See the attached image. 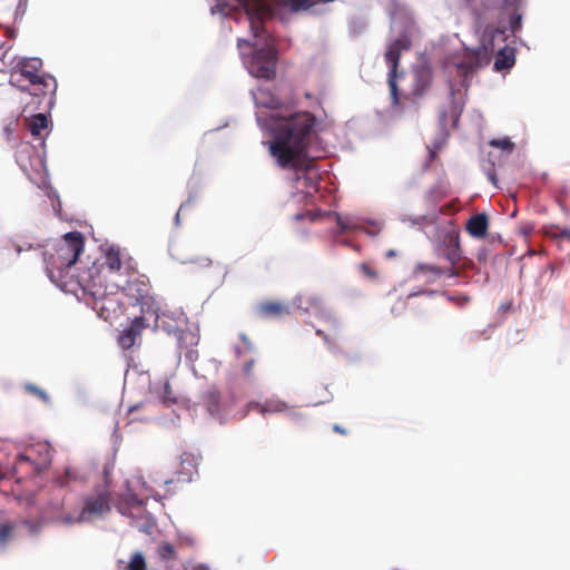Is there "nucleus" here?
<instances>
[{"mask_svg": "<svg viewBox=\"0 0 570 570\" xmlns=\"http://www.w3.org/2000/svg\"><path fill=\"white\" fill-rule=\"evenodd\" d=\"M268 120L273 137L268 150L276 165L282 169L305 168L316 117L309 111H297L289 116L271 115Z\"/></svg>", "mask_w": 570, "mask_h": 570, "instance_id": "f257e3e1", "label": "nucleus"}, {"mask_svg": "<svg viewBox=\"0 0 570 570\" xmlns=\"http://www.w3.org/2000/svg\"><path fill=\"white\" fill-rule=\"evenodd\" d=\"M85 247L81 233L70 232L43 254L46 271L52 282L68 276Z\"/></svg>", "mask_w": 570, "mask_h": 570, "instance_id": "f03ea898", "label": "nucleus"}, {"mask_svg": "<svg viewBox=\"0 0 570 570\" xmlns=\"http://www.w3.org/2000/svg\"><path fill=\"white\" fill-rule=\"evenodd\" d=\"M10 85L36 97L53 95L57 90L55 77L42 70L39 58L21 57L10 75Z\"/></svg>", "mask_w": 570, "mask_h": 570, "instance_id": "7ed1b4c3", "label": "nucleus"}, {"mask_svg": "<svg viewBox=\"0 0 570 570\" xmlns=\"http://www.w3.org/2000/svg\"><path fill=\"white\" fill-rule=\"evenodd\" d=\"M102 278L101 269L94 267L89 269L87 278L81 277L79 279V284L85 292L94 297V308L98 312L99 316L108 321L111 314L120 308V303L114 292V288L117 286L105 285Z\"/></svg>", "mask_w": 570, "mask_h": 570, "instance_id": "20e7f679", "label": "nucleus"}, {"mask_svg": "<svg viewBox=\"0 0 570 570\" xmlns=\"http://www.w3.org/2000/svg\"><path fill=\"white\" fill-rule=\"evenodd\" d=\"M51 450L48 443L31 444L17 456L16 468L26 474H38L51 463Z\"/></svg>", "mask_w": 570, "mask_h": 570, "instance_id": "39448f33", "label": "nucleus"}, {"mask_svg": "<svg viewBox=\"0 0 570 570\" xmlns=\"http://www.w3.org/2000/svg\"><path fill=\"white\" fill-rule=\"evenodd\" d=\"M411 41L406 37H401L393 40L385 52V61L389 66L387 85L390 89V96L392 100V107L401 108V96L397 87V78L401 76L397 73L400 58L402 51L409 50Z\"/></svg>", "mask_w": 570, "mask_h": 570, "instance_id": "423d86ee", "label": "nucleus"}, {"mask_svg": "<svg viewBox=\"0 0 570 570\" xmlns=\"http://www.w3.org/2000/svg\"><path fill=\"white\" fill-rule=\"evenodd\" d=\"M505 39V31L499 28L485 29L482 39V48L484 51L491 53H494L497 51L494 69L498 71L510 69L515 61V52L512 47H509L507 45H504L503 47H498L495 45L497 40L504 42Z\"/></svg>", "mask_w": 570, "mask_h": 570, "instance_id": "0eeeda50", "label": "nucleus"}, {"mask_svg": "<svg viewBox=\"0 0 570 570\" xmlns=\"http://www.w3.org/2000/svg\"><path fill=\"white\" fill-rule=\"evenodd\" d=\"M111 494L108 489H102L88 495L83 501L81 512L77 518L65 515L62 522L72 524L75 522L90 521L110 511Z\"/></svg>", "mask_w": 570, "mask_h": 570, "instance_id": "6e6552de", "label": "nucleus"}, {"mask_svg": "<svg viewBox=\"0 0 570 570\" xmlns=\"http://www.w3.org/2000/svg\"><path fill=\"white\" fill-rule=\"evenodd\" d=\"M277 52L266 43L257 49L249 61L248 70L256 78L273 79L276 73Z\"/></svg>", "mask_w": 570, "mask_h": 570, "instance_id": "1a4fd4ad", "label": "nucleus"}, {"mask_svg": "<svg viewBox=\"0 0 570 570\" xmlns=\"http://www.w3.org/2000/svg\"><path fill=\"white\" fill-rule=\"evenodd\" d=\"M147 327L148 324L144 317H135L130 325L120 333L118 337L119 346L124 350H129L139 344L141 334Z\"/></svg>", "mask_w": 570, "mask_h": 570, "instance_id": "9d476101", "label": "nucleus"}, {"mask_svg": "<svg viewBox=\"0 0 570 570\" xmlns=\"http://www.w3.org/2000/svg\"><path fill=\"white\" fill-rule=\"evenodd\" d=\"M432 82V72L426 68H419L413 72V83L410 92L404 95L405 99L417 101L430 88Z\"/></svg>", "mask_w": 570, "mask_h": 570, "instance_id": "9b49d317", "label": "nucleus"}, {"mask_svg": "<svg viewBox=\"0 0 570 570\" xmlns=\"http://www.w3.org/2000/svg\"><path fill=\"white\" fill-rule=\"evenodd\" d=\"M414 275L416 277H425L429 283H433L442 275L456 277L459 276V271L455 268V265H451L449 268L443 269L435 265L420 264L416 266Z\"/></svg>", "mask_w": 570, "mask_h": 570, "instance_id": "f8f14e48", "label": "nucleus"}, {"mask_svg": "<svg viewBox=\"0 0 570 570\" xmlns=\"http://www.w3.org/2000/svg\"><path fill=\"white\" fill-rule=\"evenodd\" d=\"M199 456L193 453L184 452L180 455L179 469L177 470V481L189 482L193 475L197 473Z\"/></svg>", "mask_w": 570, "mask_h": 570, "instance_id": "ddd939ff", "label": "nucleus"}, {"mask_svg": "<svg viewBox=\"0 0 570 570\" xmlns=\"http://www.w3.org/2000/svg\"><path fill=\"white\" fill-rule=\"evenodd\" d=\"M488 228L489 218L484 213L471 216L465 224V230L469 233L471 237L476 239L485 237Z\"/></svg>", "mask_w": 570, "mask_h": 570, "instance_id": "4468645a", "label": "nucleus"}, {"mask_svg": "<svg viewBox=\"0 0 570 570\" xmlns=\"http://www.w3.org/2000/svg\"><path fill=\"white\" fill-rule=\"evenodd\" d=\"M126 295L132 298L136 303H142L149 295V285L145 281L138 278L130 279L124 287Z\"/></svg>", "mask_w": 570, "mask_h": 570, "instance_id": "2eb2a0df", "label": "nucleus"}, {"mask_svg": "<svg viewBox=\"0 0 570 570\" xmlns=\"http://www.w3.org/2000/svg\"><path fill=\"white\" fill-rule=\"evenodd\" d=\"M250 410L257 411L265 416L266 414L283 413L289 409L288 404L278 399L266 400L264 403H250Z\"/></svg>", "mask_w": 570, "mask_h": 570, "instance_id": "dca6fc26", "label": "nucleus"}, {"mask_svg": "<svg viewBox=\"0 0 570 570\" xmlns=\"http://www.w3.org/2000/svg\"><path fill=\"white\" fill-rule=\"evenodd\" d=\"M254 101L257 106L268 108V109H278L282 106L281 100L266 88H258L255 92H253Z\"/></svg>", "mask_w": 570, "mask_h": 570, "instance_id": "f3484780", "label": "nucleus"}, {"mask_svg": "<svg viewBox=\"0 0 570 570\" xmlns=\"http://www.w3.org/2000/svg\"><path fill=\"white\" fill-rule=\"evenodd\" d=\"M262 317H281L289 314L288 307L279 302H265L258 305Z\"/></svg>", "mask_w": 570, "mask_h": 570, "instance_id": "a211bd4d", "label": "nucleus"}, {"mask_svg": "<svg viewBox=\"0 0 570 570\" xmlns=\"http://www.w3.org/2000/svg\"><path fill=\"white\" fill-rule=\"evenodd\" d=\"M26 124L33 137L42 138L43 131L48 128V118L45 114H37L27 118Z\"/></svg>", "mask_w": 570, "mask_h": 570, "instance_id": "6ab92c4d", "label": "nucleus"}, {"mask_svg": "<svg viewBox=\"0 0 570 570\" xmlns=\"http://www.w3.org/2000/svg\"><path fill=\"white\" fill-rule=\"evenodd\" d=\"M297 307L308 312L318 311L322 308L323 301L318 295L305 293L301 294L295 298Z\"/></svg>", "mask_w": 570, "mask_h": 570, "instance_id": "aec40b11", "label": "nucleus"}, {"mask_svg": "<svg viewBox=\"0 0 570 570\" xmlns=\"http://www.w3.org/2000/svg\"><path fill=\"white\" fill-rule=\"evenodd\" d=\"M443 255L451 263V265H456L460 262L462 250L459 234H454L450 237L449 244L446 245Z\"/></svg>", "mask_w": 570, "mask_h": 570, "instance_id": "412c9836", "label": "nucleus"}, {"mask_svg": "<svg viewBox=\"0 0 570 570\" xmlns=\"http://www.w3.org/2000/svg\"><path fill=\"white\" fill-rule=\"evenodd\" d=\"M102 269H108L111 273L118 272L121 268L120 250L110 247L106 250L105 261L101 265Z\"/></svg>", "mask_w": 570, "mask_h": 570, "instance_id": "4be33fe9", "label": "nucleus"}, {"mask_svg": "<svg viewBox=\"0 0 570 570\" xmlns=\"http://www.w3.org/2000/svg\"><path fill=\"white\" fill-rule=\"evenodd\" d=\"M19 58L11 48H0V72H9L11 75Z\"/></svg>", "mask_w": 570, "mask_h": 570, "instance_id": "5701e85b", "label": "nucleus"}, {"mask_svg": "<svg viewBox=\"0 0 570 570\" xmlns=\"http://www.w3.org/2000/svg\"><path fill=\"white\" fill-rule=\"evenodd\" d=\"M79 474L73 468H66L61 474H58L53 480V485L60 489H68L72 483L79 481Z\"/></svg>", "mask_w": 570, "mask_h": 570, "instance_id": "b1692460", "label": "nucleus"}, {"mask_svg": "<svg viewBox=\"0 0 570 570\" xmlns=\"http://www.w3.org/2000/svg\"><path fill=\"white\" fill-rule=\"evenodd\" d=\"M175 336L177 338V344L180 350L188 348L189 346H194L198 344V337L190 331L176 330Z\"/></svg>", "mask_w": 570, "mask_h": 570, "instance_id": "393cba45", "label": "nucleus"}, {"mask_svg": "<svg viewBox=\"0 0 570 570\" xmlns=\"http://www.w3.org/2000/svg\"><path fill=\"white\" fill-rule=\"evenodd\" d=\"M23 390L26 391V393L33 395V396L38 397L39 400H41L43 403H49V401H50L48 393L45 390H42L41 387H39L32 383H26L23 385Z\"/></svg>", "mask_w": 570, "mask_h": 570, "instance_id": "a878e982", "label": "nucleus"}, {"mask_svg": "<svg viewBox=\"0 0 570 570\" xmlns=\"http://www.w3.org/2000/svg\"><path fill=\"white\" fill-rule=\"evenodd\" d=\"M158 554L165 561L177 559V552L171 543L164 542L158 547Z\"/></svg>", "mask_w": 570, "mask_h": 570, "instance_id": "bb28decb", "label": "nucleus"}, {"mask_svg": "<svg viewBox=\"0 0 570 570\" xmlns=\"http://www.w3.org/2000/svg\"><path fill=\"white\" fill-rule=\"evenodd\" d=\"M127 570H147L146 560L141 552H136L131 556Z\"/></svg>", "mask_w": 570, "mask_h": 570, "instance_id": "cd10ccee", "label": "nucleus"}, {"mask_svg": "<svg viewBox=\"0 0 570 570\" xmlns=\"http://www.w3.org/2000/svg\"><path fill=\"white\" fill-rule=\"evenodd\" d=\"M14 525L12 523L0 524V543L7 544L13 537Z\"/></svg>", "mask_w": 570, "mask_h": 570, "instance_id": "c85d7f7f", "label": "nucleus"}, {"mask_svg": "<svg viewBox=\"0 0 570 570\" xmlns=\"http://www.w3.org/2000/svg\"><path fill=\"white\" fill-rule=\"evenodd\" d=\"M490 146L500 148L502 150L511 151L514 148V144L509 138L492 139Z\"/></svg>", "mask_w": 570, "mask_h": 570, "instance_id": "c756f323", "label": "nucleus"}, {"mask_svg": "<svg viewBox=\"0 0 570 570\" xmlns=\"http://www.w3.org/2000/svg\"><path fill=\"white\" fill-rule=\"evenodd\" d=\"M31 153H35V150H33V147L30 145H22L20 150L18 151V163L23 170L28 169V166L24 163L23 156L30 155Z\"/></svg>", "mask_w": 570, "mask_h": 570, "instance_id": "7c9ffc66", "label": "nucleus"}, {"mask_svg": "<svg viewBox=\"0 0 570 570\" xmlns=\"http://www.w3.org/2000/svg\"><path fill=\"white\" fill-rule=\"evenodd\" d=\"M521 14L518 12H513V14L510 18V29L513 33L521 29Z\"/></svg>", "mask_w": 570, "mask_h": 570, "instance_id": "2f4dec72", "label": "nucleus"}, {"mask_svg": "<svg viewBox=\"0 0 570 570\" xmlns=\"http://www.w3.org/2000/svg\"><path fill=\"white\" fill-rule=\"evenodd\" d=\"M17 121L11 120L8 125L3 127V136L6 140L10 141L12 139V136L16 131Z\"/></svg>", "mask_w": 570, "mask_h": 570, "instance_id": "473e14b6", "label": "nucleus"}, {"mask_svg": "<svg viewBox=\"0 0 570 570\" xmlns=\"http://www.w3.org/2000/svg\"><path fill=\"white\" fill-rule=\"evenodd\" d=\"M553 240L570 242V228L569 227H559V233L553 234Z\"/></svg>", "mask_w": 570, "mask_h": 570, "instance_id": "72a5a7b5", "label": "nucleus"}, {"mask_svg": "<svg viewBox=\"0 0 570 570\" xmlns=\"http://www.w3.org/2000/svg\"><path fill=\"white\" fill-rule=\"evenodd\" d=\"M336 223L343 232L354 228V225L350 222V219L343 218L340 215H336Z\"/></svg>", "mask_w": 570, "mask_h": 570, "instance_id": "f704fd0d", "label": "nucleus"}, {"mask_svg": "<svg viewBox=\"0 0 570 570\" xmlns=\"http://www.w3.org/2000/svg\"><path fill=\"white\" fill-rule=\"evenodd\" d=\"M360 268L365 276L373 279L377 278V273L374 269H372L367 264H361Z\"/></svg>", "mask_w": 570, "mask_h": 570, "instance_id": "c9c22d12", "label": "nucleus"}, {"mask_svg": "<svg viewBox=\"0 0 570 570\" xmlns=\"http://www.w3.org/2000/svg\"><path fill=\"white\" fill-rule=\"evenodd\" d=\"M254 360L246 362L243 366V373L246 377H250L254 368Z\"/></svg>", "mask_w": 570, "mask_h": 570, "instance_id": "e433bc0d", "label": "nucleus"}, {"mask_svg": "<svg viewBox=\"0 0 570 570\" xmlns=\"http://www.w3.org/2000/svg\"><path fill=\"white\" fill-rule=\"evenodd\" d=\"M559 233V226L551 225L549 227H546L544 235L551 239H553V234Z\"/></svg>", "mask_w": 570, "mask_h": 570, "instance_id": "4c0bfd02", "label": "nucleus"}, {"mask_svg": "<svg viewBox=\"0 0 570 570\" xmlns=\"http://www.w3.org/2000/svg\"><path fill=\"white\" fill-rule=\"evenodd\" d=\"M333 431L338 433V434H342V435H346L347 434V430L342 428L341 425L338 424H334L333 425Z\"/></svg>", "mask_w": 570, "mask_h": 570, "instance_id": "58836bf2", "label": "nucleus"}, {"mask_svg": "<svg viewBox=\"0 0 570 570\" xmlns=\"http://www.w3.org/2000/svg\"><path fill=\"white\" fill-rule=\"evenodd\" d=\"M395 256H397V252H396V250H394V249H389V250H386V252H385V257H386L387 259L393 258V257H395Z\"/></svg>", "mask_w": 570, "mask_h": 570, "instance_id": "ea45409f", "label": "nucleus"}, {"mask_svg": "<svg viewBox=\"0 0 570 570\" xmlns=\"http://www.w3.org/2000/svg\"><path fill=\"white\" fill-rule=\"evenodd\" d=\"M130 504H132V505H141L142 501L139 500L137 497H132L131 500H130Z\"/></svg>", "mask_w": 570, "mask_h": 570, "instance_id": "a19ab883", "label": "nucleus"}, {"mask_svg": "<svg viewBox=\"0 0 570 570\" xmlns=\"http://www.w3.org/2000/svg\"><path fill=\"white\" fill-rule=\"evenodd\" d=\"M316 334H317L318 336H321L322 338H324L325 341L327 340V335H326L323 331L317 330V331H316Z\"/></svg>", "mask_w": 570, "mask_h": 570, "instance_id": "79ce46f5", "label": "nucleus"}, {"mask_svg": "<svg viewBox=\"0 0 570 570\" xmlns=\"http://www.w3.org/2000/svg\"><path fill=\"white\" fill-rule=\"evenodd\" d=\"M478 259H479L480 262L485 261V253L480 252V253L478 254Z\"/></svg>", "mask_w": 570, "mask_h": 570, "instance_id": "37998d69", "label": "nucleus"}, {"mask_svg": "<svg viewBox=\"0 0 570 570\" xmlns=\"http://www.w3.org/2000/svg\"><path fill=\"white\" fill-rule=\"evenodd\" d=\"M13 247H14L17 254H20L23 249L20 245H17V244H13Z\"/></svg>", "mask_w": 570, "mask_h": 570, "instance_id": "c03bdc74", "label": "nucleus"}, {"mask_svg": "<svg viewBox=\"0 0 570 570\" xmlns=\"http://www.w3.org/2000/svg\"><path fill=\"white\" fill-rule=\"evenodd\" d=\"M242 43H246L247 46H253V45H252L249 41H247V40H242V39H240V40H238V46H239V47L242 46Z\"/></svg>", "mask_w": 570, "mask_h": 570, "instance_id": "a18cd8bd", "label": "nucleus"}, {"mask_svg": "<svg viewBox=\"0 0 570 570\" xmlns=\"http://www.w3.org/2000/svg\"><path fill=\"white\" fill-rule=\"evenodd\" d=\"M489 178L491 179V181H492L493 184H495V177H494V175L490 174V175H489Z\"/></svg>", "mask_w": 570, "mask_h": 570, "instance_id": "49530a36", "label": "nucleus"}, {"mask_svg": "<svg viewBox=\"0 0 570 570\" xmlns=\"http://www.w3.org/2000/svg\"><path fill=\"white\" fill-rule=\"evenodd\" d=\"M194 570H207V569L200 566V567H196Z\"/></svg>", "mask_w": 570, "mask_h": 570, "instance_id": "de8ad7c7", "label": "nucleus"}, {"mask_svg": "<svg viewBox=\"0 0 570 570\" xmlns=\"http://www.w3.org/2000/svg\"><path fill=\"white\" fill-rule=\"evenodd\" d=\"M171 482H173L171 480H165V481H164V483H165V484H169V483H171Z\"/></svg>", "mask_w": 570, "mask_h": 570, "instance_id": "09e8293b", "label": "nucleus"}, {"mask_svg": "<svg viewBox=\"0 0 570 570\" xmlns=\"http://www.w3.org/2000/svg\"><path fill=\"white\" fill-rule=\"evenodd\" d=\"M431 158H434L435 157V151H431Z\"/></svg>", "mask_w": 570, "mask_h": 570, "instance_id": "8fccbe9b", "label": "nucleus"}, {"mask_svg": "<svg viewBox=\"0 0 570 570\" xmlns=\"http://www.w3.org/2000/svg\"><path fill=\"white\" fill-rule=\"evenodd\" d=\"M469 3L472 1V0H466Z\"/></svg>", "mask_w": 570, "mask_h": 570, "instance_id": "3c124183", "label": "nucleus"}]
</instances>
